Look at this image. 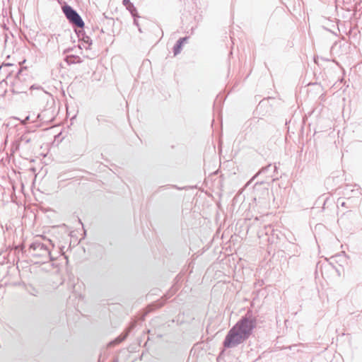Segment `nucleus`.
Wrapping results in <instances>:
<instances>
[{
	"mask_svg": "<svg viewBox=\"0 0 362 362\" xmlns=\"http://www.w3.org/2000/svg\"><path fill=\"white\" fill-rule=\"evenodd\" d=\"M249 338V310L230 329L223 341L224 349L234 348Z\"/></svg>",
	"mask_w": 362,
	"mask_h": 362,
	"instance_id": "1",
	"label": "nucleus"
},
{
	"mask_svg": "<svg viewBox=\"0 0 362 362\" xmlns=\"http://www.w3.org/2000/svg\"><path fill=\"white\" fill-rule=\"evenodd\" d=\"M28 252L32 257L40 258L43 263L55 259L47 245L37 240L30 244Z\"/></svg>",
	"mask_w": 362,
	"mask_h": 362,
	"instance_id": "2",
	"label": "nucleus"
},
{
	"mask_svg": "<svg viewBox=\"0 0 362 362\" xmlns=\"http://www.w3.org/2000/svg\"><path fill=\"white\" fill-rule=\"evenodd\" d=\"M62 8L66 18L74 27L78 29H83L85 28V23L83 18L71 6L65 3L62 6Z\"/></svg>",
	"mask_w": 362,
	"mask_h": 362,
	"instance_id": "3",
	"label": "nucleus"
},
{
	"mask_svg": "<svg viewBox=\"0 0 362 362\" xmlns=\"http://www.w3.org/2000/svg\"><path fill=\"white\" fill-rule=\"evenodd\" d=\"M35 139L36 136L33 132L26 131L15 141V150L19 149L20 147L30 150L33 147L31 143Z\"/></svg>",
	"mask_w": 362,
	"mask_h": 362,
	"instance_id": "4",
	"label": "nucleus"
},
{
	"mask_svg": "<svg viewBox=\"0 0 362 362\" xmlns=\"http://www.w3.org/2000/svg\"><path fill=\"white\" fill-rule=\"evenodd\" d=\"M23 69H18V71L16 74V78L12 83V89L11 91L13 93L18 94L22 93H26L28 86L23 83V81L25 79L23 75Z\"/></svg>",
	"mask_w": 362,
	"mask_h": 362,
	"instance_id": "5",
	"label": "nucleus"
},
{
	"mask_svg": "<svg viewBox=\"0 0 362 362\" xmlns=\"http://www.w3.org/2000/svg\"><path fill=\"white\" fill-rule=\"evenodd\" d=\"M76 34L78 38L79 42H81L80 48L81 49V46L85 49H90V46L93 43L91 38L86 33L84 28L75 30Z\"/></svg>",
	"mask_w": 362,
	"mask_h": 362,
	"instance_id": "6",
	"label": "nucleus"
},
{
	"mask_svg": "<svg viewBox=\"0 0 362 362\" xmlns=\"http://www.w3.org/2000/svg\"><path fill=\"white\" fill-rule=\"evenodd\" d=\"M189 38V36H185L180 37L177 40V41L175 42L173 47V52L174 56H177L181 52L184 44L188 41Z\"/></svg>",
	"mask_w": 362,
	"mask_h": 362,
	"instance_id": "7",
	"label": "nucleus"
},
{
	"mask_svg": "<svg viewBox=\"0 0 362 362\" xmlns=\"http://www.w3.org/2000/svg\"><path fill=\"white\" fill-rule=\"evenodd\" d=\"M247 132L246 130H243L237 136L235 142H236L240 146V148H243L247 146L249 141L247 138Z\"/></svg>",
	"mask_w": 362,
	"mask_h": 362,
	"instance_id": "8",
	"label": "nucleus"
},
{
	"mask_svg": "<svg viewBox=\"0 0 362 362\" xmlns=\"http://www.w3.org/2000/svg\"><path fill=\"white\" fill-rule=\"evenodd\" d=\"M64 61L67 63V64H81L83 61L81 58L77 55L70 54L66 56L64 58Z\"/></svg>",
	"mask_w": 362,
	"mask_h": 362,
	"instance_id": "9",
	"label": "nucleus"
},
{
	"mask_svg": "<svg viewBox=\"0 0 362 362\" xmlns=\"http://www.w3.org/2000/svg\"><path fill=\"white\" fill-rule=\"evenodd\" d=\"M127 336H128V333H125V334H122L119 335V337L115 338L114 340L110 341V345L115 346V345L120 344L121 342H122L123 341H124L127 339Z\"/></svg>",
	"mask_w": 362,
	"mask_h": 362,
	"instance_id": "10",
	"label": "nucleus"
},
{
	"mask_svg": "<svg viewBox=\"0 0 362 362\" xmlns=\"http://www.w3.org/2000/svg\"><path fill=\"white\" fill-rule=\"evenodd\" d=\"M126 8L130 13L132 17H135V16L140 17L138 13L137 9L133 3H132L129 6H128Z\"/></svg>",
	"mask_w": 362,
	"mask_h": 362,
	"instance_id": "11",
	"label": "nucleus"
},
{
	"mask_svg": "<svg viewBox=\"0 0 362 362\" xmlns=\"http://www.w3.org/2000/svg\"><path fill=\"white\" fill-rule=\"evenodd\" d=\"M14 65L13 64H11V63H3L1 66H0V71L2 70L3 68L6 67V66H13Z\"/></svg>",
	"mask_w": 362,
	"mask_h": 362,
	"instance_id": "12",
	"label": "nucleus"
},
{
	"mask_svg": "<svg viewBox=\"0 0 362 362\" xmlns=\"http://www.w3.org/2000/svg\"><path fill=\"white\" fill-rule=\"evenodd\" d=\"M132 4L130 0H123L122 4L127 8L128 6H129Z\"/></svg>",
	"mask_w": 362,
	"mask_h": 362,
	"instance_id": "13",
	"label": "nucleus"
},
{
	"mask_svg": "<svg viewBox=\"0 0 362 362\" xmlns=\"http://www.w3.org/2000/svg\"><path fill=\"white\" fill-rule=\"evenodd\" d=\"M168 187V185H164V186H160L158 187V190H157V192H160L165 189H167Z\"/></svg>",
	"mask_w": 362,
	"mask_h": 362,
	"instance_id": "14",
	"label": "nucleus"
},
{
	"mask_svg": "<svg viewBox=\"0 0 362 362\" xmlns=\"http://www.w3.org/2000/svg\"><path fill=\"white\" fill-rule=\"evenodd\" d=\"M132 18H134V24L139 28V22L137 21V18H139V17L135 16Z\"/></svg>",
	"mask_w": 362,
	"mask_h": 362,
	"instance_id": "15",
	"label": "nucleus"
},
{
	"mask_svg": "<svg viewBox=\"0 0 362 362\" xmlns=\"http://www.w3.org/2000/svg\"><path fill=\"white\" fill-rule=\"evenodd\" d=\"M96 119H97V121H98V122H106V119H102V118H101V116H100V115L97 117Z\"/></svg>",
	"mask_w": 362,
	"mask_h": 362,
	"instance_id": "16",
	"label": "nucleus"
},
{
	"mask_svg": "<svg viewBox=\"0 0 362 362\" xmlns=\"http://www.w3.org/2000/svg\"><path fill=\"white\" fill-rule=\"evenodd\" d=\"M105 18H107L108 20V24H113L114 23V19L110 18H108L107 16H105Z\"/></svg>",
	"mask_w": 362,
	"mask_h": 362,
	"instance_id": "17",
	"label": "nucleus"
},
{
	"mask_svg": "<svg viewBox=\"0 0 362 362\" xmlns=\"http://www.w3.org/2000/svg\"><path fill=\"white\" fill-rule=\"evenodd\" d=\"M245 230H246V233H247L249 232V226H247Z\"/></svg>",
	"mask_w": 362,
	"mask_h": 362,
	"instance_id": "18",
	"label": "nucleus"
},
{
	"mask_svg": "<svg viewBox=\"0 0 362 362\" xmlns=\"http://www.w3.org/2000/svg\"><path fill=\"white\" fill-rule=\"evenodd\" d=\"M248 185H249V181L245 183V187H247Z\"/></svg>",
	"mask_w": 362,
	"mask_h": 362,
	"instance_id": "19",
	"label": "nucleus"
},
{
	"mask_svg": "<svg viewBox=\"0 0 362 362\" xmlns=\"http://www.w3.org/2000/svg\"><path fill=\"white\" fill-rule=\"evenodd\" d=\"M70 49L64 50V53L69 52Z\"/></svg>",
	"mask_w": 362,
	"mask_h": 362,
	"instance_id": "20",
	"label": "nucleus"
},
{
	"mask_svg": "<svg viewBox=\"0 0 362 362\" xmlns=\"http://www.w3.org/2000/svg\"><path fill=\"white\" fill-rule=\"evenodd\" d=\"M31 294L33 296H36V294L35 293V291H33V293H31Z\"/></svg>",
	"mask_w": 362,
	"mask_h": 362,
	"instance_id": "21",
	"label": "nucleus"
},
{
	"mask_svg": "<svg viewBox=\"0 0 362 362\" xmlns=\"http://www.w3.org/2000/svg\"><path fill=\"white\" fill-rule=\"evenodd\" d=\"M31 294L33 296H36V294L35 293V291H33V293H31Z\"/></svg>",
	"mask_w": 362,
	"mask_h": 362,
	"instance_id": "22",
	"label": "nucleus"
},
{
	"mask_svg": "<svg viewBox=\"0 0 362 362\" xmlns=\"http://www.w3.org/2000/svg\"><path fill=\"white\" fill-rule=\"evenodd\" d=\"M11 72H13V70H11V71L8 73V75H10V74H11Z\"/></svg>",
	"mask_w": 362,
	"mask_h": 362,
	"instance_id": "23",
	"label": "nucleus"
},
{
	"mask_svg": "<svg viewBox=\"0 0 362 362\" xmlns=\"http://www.w3.org/2000/svg\"><path fill=\"white\" fill-rule=\"evenodd\" d=\"M29 119V116H28L26 118H25V121H28Z\"/></svg>",
	"mask_w": 362,
	"mask_h": 362,
	"instance_id": "24",
	"label": "nucleus"
}]
</instances>
